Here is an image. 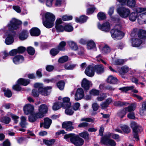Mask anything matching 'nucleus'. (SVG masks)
Masks as SVG:
<instances>
[{
    "mask_svg": "<svg viewBox=\"0 0 146 146\" xmlns=\"http://www.w3.org/2000/svg\"><path fill=\"white\" fill-rule=\"evenodd\" d=\"M44 114L43 113L39 111L34 114L35 117H36L37 119V118L42 117L44 116Z\"/></svg>",
    "mask_w": 146,
    "mask_h": 146,
    "instance_id": "obj_57",
    "label": "nucleus"
},
{
    "mask_svg": "<svg viewBox=\"0 0 146 146\" xmlns=\"http://www.w3.org/2000/svg\"><path fill=\"white\" fill-rule=\"evenodd\" d=\"M101 142L104 144L109 145L111 146H115V142L113 140L103 138L101 139Z\"/></svg>",
    "mask_w": 146,
    "mask_h": 146,
    "instance_id": "obj_17",
    "label": "nucleus"
},
{
    "mask_svg": "<svg viewBox=\"0 0 146 146\" xmlns=\"http://www.w3.org/2000/svg\"><path fill=\"white\" fill-rule=\"evenodd\" d=\"M18 53H22L25 51L26 48L23 46H20L17 49Z\"/></svg>",
    "mask_w": 146,
    "mask_h": 146,
    "instance_id": "obj_63",
    "label": "nucleus"
},
{
    "mask_svg": "<svg viewBox=\"0 0 146 146\" xmlns=\"http://www.w3.org/2000/svg\"><path fill=\"white\" fill-rule=\"evenodd\" d=\"M69 46L72 50H76L78 48V46L76 43L73 41H69L67 42Z\"/></svg>",
    "mask_w": 146,
    "mask_h": 146,
    "instance_id": "obj_27",
    "label": "nucleus"
},
{
    "mask_svg": "<svg viewBox=\"0 0 146 146\" xmlns=\"http://www.w3.org/2000/svg\"><path fill=\"white\" fill-rule=\"evenodd\" d=\"M117 11L121 17L124 18L127 17L130 13V10L124 7L118 8L117 9Z\"/></svg>",
    "mask_w": 146,
    "mask_h": 146,
    "instance_id": "obj_8",
    "label": "nucleus"
},
{
    "mask_svg": "<svg viewBox=\"0 0 146 146\" xmlns=\"http://www.w3.org/2000/svg\"><path fill=\"white\" fill-rule=\"evenodd\" d=\"M30 33L32 36H38L40 34V31L37 28L33 27L31 29Z\"/></svg>",
    "mask_w": 146,
    "mask_h": 146,
    "instance_id": "obj_23",
    "label": "nucleus"
},
{
    "mask_svg": "<svg viewBox=\"0 0 146 146\" xmlns=\"http://www.w3.org/2000/svg\"><path fill=\"white\" fill-rule=\"evenodd\" d=\"M68 59V56H64L60 57L58 60V62L61 63H63L67 61Z\"/></svg>",
    "mask_w": 146,
    "mask_h": 146,
    "instance_id": "obj_52",
    "label": "nucleus"
},
{
    "mask_svg": "<svg viewBox=\"0 0 146 146\" xmlns=\"http://www.w3.org/2000/svg\"><path fill=\"white\" fill-rule=\"evenodd\" d=\"M134 86H129L123 87L119 88V89L120 90L121 92H126L129 90H131L133 92L137 93L138 92L137 90L135 89Z\"/></svg>",
    "mask_w": 146,
    "mask_h": 146,
    "instance_id": "obj_16",
    "label": "nucleus"
},
{
    "mask_svg": "<svg viewBox=\"0 0 146 146\" xmlns=\"http://www.w3.org/2000/svg\"><path fill=\"white\" fill-rule=\"evenodd\" d=\"M108 94L106 93H103L101 96H98L97 98L98 101H101L104 100L107 96V95Z\"/></svg>",
    "mask_w": 146,
    "mask_h": 146,
    "instance_id": "obj_47",
    "label": "nucleus"
},
{
    "mask_svg": "<svg viewBox=\"0 0 146 146\" xmlns=\"http://www.w3.org/2000/svg\"><path fill=\"white\" fill-rule=\"evenodd\" d=\"M98 27L100 29L105 32H108L110 29V23L108 22L104 23L102 25L98 23Z\"/></svg>",
    "mask_w": 146,
    "mask_h": 146,
    "instance_id": "obj_9",
    "label": "nucleus"
},
{
    "mask_svg": "<svg viewBox=\"0 0 146 146\" xmlns=\"http://www.w3.org/2000/svg\"><path fill=\"white\" fill-rule=\"evenodd\" d=\"M35 87L38 88V90L41 94L47 96L50 94L52 88L51 86H47L43 88L41 86L40 84L36 83L34 85Z\"/></svg>",
    "mask_w": 146,
    "mask_h": 146,
    "instance_id": "obj_6",
    "label": "nucleus"
},
{
    "mask_svg": "<svg viewBox=\"0 0 146 146\" xmlns=\"http://www.w3.org/2000/svg\"><path fill=\"white\" fill-rule=\"evenodd\" d=\"M66 44V43L65 42L61 41L58 46L57 48L59 50H65L64 47Z\"/></svg>",
    "mask_w": 146,
    "mask_h": 146,
    "instance_id": "obj_38",
    "label": "nucleus"
},
{
    "mask_svg": "<svg viewBox=\"0 0 146 146\" xmlns=\"http://www.w3.org/2000/svg\"><path fill=\"white\" fill-rule=\"evenodd\" d=\"M65 83L63 81L59 82L57 84V85L59 89L61 90H62L64 88Z\"/></svg>",
    "mask_w": 146,
    "mask_h": 146,
    "instance_id": "obj_50",
    "label": "nucleus"
},
{
    "mask_svg": "<svg viewBox=\"0 0 146 146\" xmlns=\"http://www.w3.org/2000/svg\"><path fill=\"white\" fill-rule=\"evenodd\" d=\"M62 18L64 21H68L72 20V16H67V15H64L62 16Z\"/></svg>",
    "mask_w": 146,
    "mask_h": 146,
    "instance_id": "obj_59",
    "label": "nucleus"
},
{
    "mask_svg": "<svg viewBox=\"0 0 146 146\" xmlns=\"http://www.w3.org/2000/svg\"><path fill=\"white\" fill-rule=\"evenodd\" d=\"M90 82L86 78H84L82 82V86L86 90H88L89 88V85Z\"/></svg>",
    "mask_w": 146,
    "mask_h": 146,
    "instance_id": "obj_22",
    "label": "nucleus"
},
{
    "mask_svg": "<svg viewBox=\"0 0 146 146\" xmlns=\"http://www.w3.org/2000/svg\"><path fill=\"white\" fill-rule=\"evenodd\" d=\"M64 138L67 141L71 142L76 146H81L84 143V140L78 135L74 133H70L64 135Z\"/></svg>",
    "mask_w": 146,
    "mask_h": 146,
    "instance_id": "obj_3",
    "label": "nucleus"
},
{
    "mask_svg": "<svg viewBox=\"0 0 146 146\" xmlns=\"http://www.w3.org/2000/svg\"><path fill=\"white\" fill-rule=\"evenodd\" d=\"M143 103L141 108L140 109V113L142 115L146 114V106Z\"/></svg>",
    "mask_w": 146,
    "mask_h": 146,
    "instance_id": "obj_45",
    "label": "nucleus"
},
{
    "mask_svg": "<svg viewBox=\"0 0 146 146\" xmlns=\"http://www.w3.org/2000/svg\"><path fill=\"white\" fill-rule=\"evenodd\" d=\"M21 122L20 123L21 125L23 127H25L27 125L26 122V118L24 116H22L21 118Z\"/></svg>",
    "mask_w": 146,
    "mask_h": 146,
    "instance_id": "obj_42",
    "label": "nucleus"
},
{
    "mask_svg": "<svg viewBox=\"0 0 146 146\" xmlns=\"http://www.w3.org/2000/svg\"><path fill=\"white\" fill-rule=\"evenodd\" d=\"M73 123L70 121H67L64 122L62 124V127L67 131H71L74 129L72 126Z\"/></svg>",
    "mask_w": 146,
    "mask_h": 146,
    "instance_id": "obj_13",
    "label": "nucleus"
},
{
    "mask_svg": "<svg viewBox=\"0 0 146 146\" xmlns=\"http://www.w3.org/2000/svg\"><path fill=\"white\" fill-rule=\"evenodd\" d=\"M11 121V119L5 116L0 119V121L3 123L8 124Z\"/></svg>",
    "mask_w": 146,
    "mask_h": 146,
    "instance_id": "obj_39",
    "label": "nucleus"
},
{
    "mask_svg": "<svg viewBox=\"0 0 146 146\" xmlns=\"http://www.w3.org/2000/svg\"><path fill=\"white\" fill-rule=\"evenodd\" d=\"M29 121L31 122H34L37 119L35 117L34 114L31 115L29 117Z\"/></svg>",
    "mask_w": 146,
    "mask_h": 146,
    "instance_id": "obj_58",
    "label": "nucleus"
},
{
    "mask_svg": "<svg viewBox=\"0 0 146 146\" xmlns=\"http://www.w3.org/2000/svg\"><path fill=\"white\" fill-rule=\"evenodd\" d=\"M135 3V0H127V5L129 7H134Z\"/></svg>",
    "mask_w": 146,
    "mask_h": 146,
    "instance_id": "obj_54",
    "label": "nucleus"
},
{
    "mask_svg": "<svg viewBox=\"0 0 146 146\" xmlns=\"http://www.w3.org/2000/svg\"><path fill=\"white\" fill-rule=\"evenodd\" d=\"M28 53L30 55H33L35 52L34 49L32 47H28L27 49Z\"/></svg>",
    "mask_w": 146,
    "mask_h": 146,
    "instance_id": "obj_56",
    "label": "nucleus"
},
{
    "mask_svg": "<svg viewBox=\"0 0 146 146\" xmlns=\"http://www.w3.org/2000/svg\"><path fill=\"white\" fill-rule=\"evenodd\" d=\"M107 81L108 83L115 84L117 83V80L116 77L112 75H110L108 77Z\"/></svg>",
    "mask_w": 146,
    "mask_h": 146,
    "instance_id": "obj_29",
    "label": "nucleus"
},
{
    "mask_svg": "<svg viewBox=\"0 0 146 146\" xmlns=\"http://www.w3.org/2000/svg\"><path fill=\"white\" fill-rule=\"evenodd\" d=\"M79 135L81 137L86 139L88 140L89 138V134L87 131H84L80 133Z\"/></svg>",
    "mask_w": 146,
    "mask_h": 146,
    "instance_id": "obj_37",
    "label": "nucleus"
},
{
    "mask_svg": "<svg viewBox=\"0 0 146 146\" xmlns=\"http://www.w3.org/2000/svg\"><path fill=\"white\" fill-rule=\"evenodd\" d=\"M138 15V13L137 12H132L129 15V20L131 21H134L137 19Z\"/></svg>",
    "mask_w": 146,
    "mask_h": 146,
    "instance_id": "obj_28",
    "label": "nucleus"
},
{
    "mask_svg": "<svg viewBox=\"0 0 146 146\" xmlns=\"http://www.w3.org/2000/svg\"><path fill=\"white\" fill-rule=\"evenodd\" d=\"M129 70V67L126 66H124L118 69V72L121 74H123L127 73Z\"/></svg>",
    "mask_w": 146,
    "mask_h": 146,
    "instance_id": "obj_24",
    "label": "nucleus"
},
{
    "mask_svg": "<svg viewBox=\"0 0 146 146\" xmlns=\"http://www.w3.org/2000/svg\"><path fill=\"white\" fill-rule=\"evenodd\" d=\"M99 48L102 52L104 54L109 53L111 50L109 47L107 45H105L102 48Z\"/></svg>",
    "mask_w": 146,
    "mask_h": 146,
    "instance_id": "obj_31",
    "label": "nucleus"
},
{
    "mask_svg": "<svg viewBox=\"0 0 146 146\" xmlns=\"http://www.w3.org/2000/svg\"><path fill=\"white\" fill-rule=\"evenodd\" d=\"M44 123L40 124V127H41L43 125L44 128L48 129L52 123L51 120L48 118H46L44 119Z\"/></svg>",
    "mask_w": 146,
    "mask_h": 146,
    "instance_id": "obj_18",
    "label": "nucleus"
},
{
    "mask_svg": "<svg viewBox=\"0 0 146 146\" xmlns=\"http://www.w3.org/2000/svg\"><path fill=\"white\" fill-rule=\"evenodd\" d=\"M62 22V19L60 18L56 20L55 27L57 32H62L64 30V27L61 25Z\"/></svg>",
    "mask_w": 146,
    "mask_h": 146,
    "instance_id": "obj_11",
    "label": "nucleus"
},
{
    "mask_svg": "<svg viewBox=\"0 0 146 146\" xmlns=\"http://www.w3.org/2000/svg\"><path fill=\"white\" fill-rule=\"evenodd\" d=\"M66 109L65 112L66 114L69 115H72L74 113V111L72 110L71 106L69 108H64Z\"/></svg>",
    "mask_w": 146,
    "mask_h": 146,
    "instance_id": "obj_51",
    "label": "nucleus"
},
{
    "mask_svg": "<svg viewBox=\"0 0 146 146\" xmlns=\"http://www.w3.org/2000/svg\"><path fill=\"white\" fill-rule=\"evenodd\" d=\"M84 95L83 90L81 88H78L75 94V99L76 101L81 100Z\"/></svg>",
    "mask_w": 146,
    "mask_h": 146,
    "instance_id": "obj_10",
    "label": "nucleus"
},
{
    "mask_svg": "<svg viewBox=\"0 0 146 146\" xmlns=\"http://www.w3.org/2000/svg\"><path fill=\"white\" fill-rule=\"evenodd\" d=\"M136 38L131 39L132 46L134 47H139L142 43V42L140 38Z\"/></svg>",
    "mask_w": 146,
    "mask_h": 146,
    "instance_id": "obj_19",
    "label": "nucleus"
},
{
    "mask_svg": "<svg viewBox=\"0 0 146 146\" xmlns=\"http://www.w3.org/2000/svg\"><path fill=\"white\" fill-rule=\"evenodd\" d=\"M62 103L60 102H57L54 103L52 106V109L54 110H57L63 107Z\"/></svg>",
    "mask_w": 146,
    "mask_h": 146,
    "instance_id": "obj_32",
    "label": "nucleus"
},
{
    "mask_svg": "<svg viewBox=\"0 0 146 146\" xmlns=\"http://www.w3.org/2000/svg\"><path fill=\"white\" fill-rule=\"evenodd\" d=\"M94 71L98 74H100L104 72V66L102 64L95 65L94 66Z\"/></svg>",
    "mask_w": 146,
    "mask_h": 146,
    "instance_id": "obj_15",
    "label": "nucleus"
},
{
    "mask_svg": "<svg viewBox=\"0 0 146 146\" xmlns=\"http://www.w3.org/2000/svg\"><path fill=\"white\" fill-rule=\"evenodd\" d=\"M121 128L123 131L125 133H129L130 131V128L127 125H123L121 127Z\"/></svg>",
    "mask_w": 146,
    "mask_h": 146,
    "instance_id": "obj_46",
    "label": "nucleus"
},
{
    "mask_svg": "<svg viewBox=\"0 0 146 146\" xmlns=\"http://www.w3.org/2000/svg\"><path fill=\"white\" fill-rule=\"evenodd\" d=\"M64 30L67 32H71L73 30V28L72 27L69 25H66L64 27Z\"/></svg>",
    "mask_w": 146,
    "mask_h": 146,
    "instance_id": "obj_55",
    "label": "nucleus"
},
{
    "mask_svg": "<svg viewBox=\"0 0 146 146\" xmlns=\"http://www.w3.org/2000/svg\"><path fill=\"white\" fill-rule=\"evenodd\" d=\"M125 103L121 102L120 101H116L115 102L113 103L114 105L117 107H121L125 105Z\"/></svg>",
    "mask_w": 146,
    "mask_h": 146,
    "instance_id": "obj_49",
    "label": "nucleus"
},
{
    "mask_svg": "<svg viewBox=\"0 0 146 146\" xmlns=\"http://www.w3.org/2000/svg\"><path fill=\"white\" fill-rule=\"evenodd\" d=\"M136 11L138 13L137 20L140 24H142L146 23V18L145 13L143 12L146 11V8H137L136 10Z\"/></svg>",
    "mask_w": 146,
    "mask_h": 146,
    "instance_id": "obj_4",
    "label": "nucleus"
},
{
    "mask_svg": "<svg viewBox=\"0 0 146 146\" xmlns=\"http://www.w3.org/2000/svg\"><path fill=\"white\" fill-rule=\"evenodd\" d=\"M87 19V17L85 15H82L80 16L79 18L76 17L75 21L77 22L82 23L85 22Z\"/></svg>",
    "mask_w": 146,
    "mask_h": 146,
    "instance_id": "obj_30",
    "label": "nucleus"
},
{
    "mask_svg": "<svg viewBox=\"0 0 146 146\" xmlns=\"http://www.w3.org/2000/svg\"><path fill=\"white\" fill-rule=\"evenodd\" d=\"M138 38L141 39L146 36V31H145L140 30L138 33Z\"/></svg>",
    "mask_w": 146,
    "mask_h": 146,
    "instance_id": "obj_34",
    "label": "nucleus"
},
{
    "mask_svg": "<svg viewBox=\"0 0 146 146\" xmlns=\"http://www.w3.org/2000/svg\"><path fill=\"white\" fill-rule=\"evenodd\" d=\"M98 19L99 20H102L106 18V16L105 14L102 12H100L98 13L97 15Z\"/></svg>",
    "mask_w": 146,
    "mask_h": 146,
    "instance_id": "obj_48",
    "label": "nucleus"
},
{
    "mask_svg": "<svg viewBox=\"0 0 146 146\" xmlns=\"http://www.w3.org/2000/svg\"><path fill=\"white\" fill-rule=\"evenodd\" d=\"M21 23V21L15 19H13L10 21L7 27L11 31L6 34L7 37L5 39V43L7 44H11L13 42L15 33L14 32L12 31L17 29L18 28V25Z\"/></svg>",
    "mask_w": 146,
    "mask_h": 146,
    "instance_id": "obj_1",
    "label": "nucleus"
},
{
    "mask_svg": "<svg viewBox=\"0 0 146 146\" xmlns=\"http://www.w3.org/2000/svg\"><path fill=\"white\" fill-rule=\"evenodd\" d=\"M13 60L14 63L18 64L22 62L24 60V58L22 55H19L14 57Z\"/></svg>",
    "mask_w": 146,
    "mask_h": 146,
    "instance_id": "obj_20",
    "label": "nucleus"
},
{
    "mask_svg": "<svg viewBox=\"0 0 146 146\" xmlns=\"http://www.w3.org/2000/svg\"><path fill=\"white\" fill-rule=\"evenodd\" d=\"M29 82L30 80H25L22 78H20L17 81V83L18 84L13 85V88L15 90L20 91L21 90V88L19 84L26 86L29 84Z\"/></svg>",
    "mask_w": 146,
    "mask_h": 146,
    "instance_id": "obj_7",
    "label": "nucleus"
},
{
    "mask_svg": "<svg viewBox=\"0 0 146 146\" xmlns=\"http://www.w3.org/2000/svg\"><path fill=\"white\" fill-rule=\"evenodd\" d=\"M48 106L45 104L41 105L38 107V111L44 114H46L48 111Z\"/></svg>",
    "mask_w": 146,
    "mask_h": 146,
    "instance_id": "obj_26",
    "label": "nucleus"
},
{
    "mask_svg": "<svg viewBox=\"0 0 146 146\" xmlns=\"http://www.w3.org/2000/svg\"><path fill=\"white\" fill-rule=\"evenodd\" d=\"M43 142L46 145L48 146H50L53 145L55 141L54 139H51L49 140H44Z\"/></svg>",
    "mask_w": 146,
    "mask_h": 146,
    "instance_id": "obj_40",
    "label": "nucleus"
},
{
    "mask_svg": "<svg viewBox=\"0 0 146 146\" xmlns=\"http://www.w3.org/2000/svg\"><path fill=\"white\" fill-rule=\"evenodd\" d=\"M76 65L75 64H70L68 63L65 64L64 67L66 70H72L76 67Z\"/></svg>",
    "mask_w": 146,
    "mask_h": 146,
    "instance_id": "obj_44",
    "label": "nucleus"
},
{
    "mask_svg": "<svg viewBox=\"0 0 146 146\" xmlns=\"http://www.w3.org/2000/svg\"><path fill=\"white\" fill-rule=\"evenodd\" d=\"M42 18V23L46 27L50 28L54 25L55 16L52 13L47 12L43 14Z\"/></svg>",
    "mask_w": 146,
    "mask_h": 146,
    "instance_id": "obj_2",
    "label": "nucleus"
},
{
    "mask_svg": "<svg viewBox=\"0 0 146 146\" xmlns=\"http://www.w3.org/2000/svg\"><path fill=\"white\" fill-rule=\"evenodd\" d=\"M94 66L92 65H89L86 68L85 72L86 74L90 77L93 76L94 74Z\"/></svg>",
    "mask_w": 146,
    "mask_h": 146,
    "instance_id": "obj_12",
    "label": "nucleus"
},
{
    "mask_svg": "<svg viewBox=\"0 0 146 146\" xmlns=\"http://www.w3.org/2000/svg\"><path fill=\"white\" fill-rule=\"evenodd\" d=\"M121 28V26L118 25H116L114 28L111 30V35L113 38L120 39L123 38V33L120 30Z\"/></svg>",
    "mask_w": 146,
    "mask_h": 146,
    "instance_id": "obj_5",
    "label": "nucleus"
},
{
    "mask_svg": "<svg viewBox=\"0 0 146 146\" xmlns=\"http://www.w3.org/2000/svg\"><path fill=\"white\" fill-rule=\"evenodd\" d=\"M130 126L132 129L133 131H135L136 130H142V128L138 124L134 121H132L130 124Z\"/></svg>",
    "mask_w": 146,
    "mask_h": 146,
    "instance_id": "obj_25",
    "label": "nucleus"
},
{
    "mask_svg": "<svg viewBox=\"0 0 146 146\" xmlns=\"http://www.w3.org/2000/svg\"><path fill=\"white\" fill-rule=\"evenodd\" d=\"M34 110V107L30 104L25 105L23 108V110L25 114L27 115L31 114Z\"/></svg>",
    "mask_w": 146,
    "mask_h": 146,
    "instance_id": "obj_14",
    "label": "nucleus"
},
{
    "mask_svg": "<svg viewBox=\"0 0 146 146\" xmlns=\"http://www.w3.org/2000/svg\"><path fill=\"white\" fill-rule=\"evenodd\" d=\"M70 100V99L68 97H66L63 98V102L62 103L63 108H68L70 107L71 104Z\"/></svg>",
    "mask_w": 146,
    "mask_h": 146,
    "instance_id": "obj_21",
    "label": "nucleus"
},
{
    "mask_svg": "<svg viewBox=\"0 0 146 146\" xmlns=\"http://www.w3.org/2000/svg\"><path fill=\"white\" fill-rule=\"evenodd\" d=\"M28 37V34L27 31H23L19 35V38L21 40H24Z\"/></svg>",
    "mask_w": 146,
    "mask_h": 146,
    "instance_id": "obj_33",
    "label": "nucleus"
},
{
    "mask_svg": "<svg viewBox=\"0 0 146 146\" xmlns=\"http://www.w3.org/2000/svg\"><path fill=\"white\" fill-rule=\"evenodd\" d=\"M125 109H126V111L127 112L128 111L129 112H131V111L135 110V108L133 107V105H131L127 108H125Z\"/></svg>",
    "mask_w": 146,
    "mask_h": 146,
    "instance_id": "obj_61",
    "label": "nucleus"
},
{
    "mask_svg": "<svg viewBox=\"0 0 146 146\" xmlns=\"http://www.w3.org/2000/svg\"><path fill=\"white\" fill-rule=\"evenodd\" d=\"M87 46L88 49H91L95 48L96 45L94 42L93 41L90 40L88 42Z\"/></svg>",
    "mask_w": 146,
    "mask_h": 146,
    "instance_id": "obj_36",
    "label": "nucleus"
},
{
    "mask_svg": "<svg viewBox=\"0 0 146 146\" xmlns=\"http://www.w3.org/2000/svg\"><path fill=\"white\" fill-rule=\"evenodd\" d=\"M4 91L5 92V95L6 97L9 98L12 96L11 92L9 90L7 89L6 90Z\"/></svg>",
    "mask_w": 146,
    "mask_h": 146,
    "instance_id": "obj_62",
    "label": "nucleus"
},
{
    "mask_svg": "<svg viewBox=\"0 0 146 146\" xmlns=\"http://www.w3.org/2000/svg\"><path fill=\"white\" fill-rule=\"evenodd\" d=\"M127 113L126 109L125 108L121 110H120L117 113L118 115L121 118L123 117Z\"/></svg>",
    "mask_w": 146,
    "mask_h": 146,
    "instance_id": "obj_41",
    "label": "nucleus"
},
{
    "mask_svg": "<svg viewBox=\"0 0 146 146\" xmlns=\"http://www.w3.org/2000/svg\"><path fill=\"white\" fill-rule=\"evenodd\" d=\"M59 50L57 48H53L50 51V54L53 56H55L59 52Z\"/></svg>",
    "mask_w": 146,
    "mask_h": 146,
    "instance_id": "obj_53",
    "label": "nucleus"
},
{
    "mask_svg": "<svg viewBox=\"0 0 146 146\" xmlns=\"http://www.w3.org/2000/svg\"><path fill=\"white\" fill-rule=\"evenodd\" d=\"M127 60L125 59H115L113 62V64L115 65H121L125 62Z\"/></svg>",
    "mask_w": 146,
    "mask_h": 146,
    "instance_id": "obj_35",
    "label": "nucleus"
},
{
    "mask_svg": "<svg viewBox=\"0 0 146 146\" xmlns=\"http://www.w3.org/2000/svg\"><path fill=\"white\" fill-rule=\"evenodd\" d=\"M80 106V104L79 103L77 102L74 104L73 106L74 110L75 111L78 110Z\"/></svg>",
    "mask_w": 146,
    "mask_h": 146,
    "instance_id": "obj_64",
    "label": "nucleus"
},
{
    "mask_svg": "<svg viewBox=\"0 0 146 146\" xmlns=\"http://www.w3.org/2000/svg\"><path fill=\"white\" fill-rule=\"evenodd\" d=\"M142 130H140L138 129V130H136L135 131H133L134 137L135 139H137V141H138L139 139L138 136V132L139 131H141Z\"/></svg>",
    "mask_w": 146,
    "mask_h": 146,
    "instance_id": "obj_60",
    "label": "nucleus"
},
{
    "mask_svg": "<svg viewBox=\"0 0 146 146\" xmlns=\"http://www.w3.org/2000/svg\"><path fill=\"white\" fill-rule=\"evenodd\" d=\"M89 93L91 95L97 96L99 94L100 91L99 90L96 89H93L90 91Z\"/></svg>",
    "mask_w": 146,
    "mask_h": 146,
    "instance_id": "obj_43",
    "label": "nucleus"
}]
</instances>
